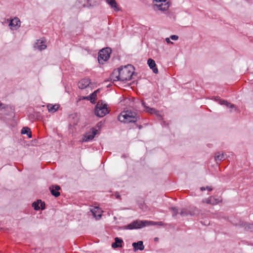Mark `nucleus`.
Listing matches in <instances>:
<instances>
[{
	"label": "nucleus",
	"mask_w": 253,
	"mask_h": 253,
	"mask_svg": "<svg viewBox=\"0 0 253 253\" xmlns=\"http://www.w3.org/2000/svg\"><path fill=\"white\" fill-rule=\"evenodd\" d=\"M134 68L132 65L128 64L124 67L114 69L111 73V76L113 77L114 75H116V80H114V81H120L125 83L131 80L134 73Z\"/></svg>",
	"instance_id": "1"
},
{
	"label": "nucleus",
	"mask_w": 253,
	"mask_h": 253,
	"mask_svg": "<svg viewBox=\"0 0 253 253\" xmlns=\"http://www.w3.org/2000/svg\"><path fill=\"white\" fill-rule=\"evenodd\" d=\"M139 119V116L135 112L129 110L122 112L118 116L119 121L124 123H135Z\"/></svg>",
	"instance_id": "2"
},
{
	"label": "nucleus",
	"mask_w": 253,
	"mask_h": 253,
	"mask_svg": "<svg viewBox=\"0 0 253 253\" xmlns=\"http://www.w3.org/2000/svg\"><path fill=\"white\" fill-rule=\"evenodd\" d=\"M107 103H103L102 100H99L95 106L94 114L98 117H103L109 113Z\"/></svg>",
	"instance_id": "3"
},
{
	"label": "nucleus",
	"mask_w": 253,
	"mask_h": 253,
	"mask_svg": "<svg viewBox=\"0 0 253 253\" xmlns=\"http://www.w3.org/2000/svg\"><path fill=\"white\" fill-rule=\"evenodd\" d=\"M148 220L136 219L129 224L124 226L122 228L125 230L139 229L148 226Z\"/></svg>",
	"instance_id": "4"
},
{
	"label": "nucleus",
	"mask_w": 253,
	"mask_h": 253,
	"mask_svg": "<svg viewBox=\"0 0 253 253\" xmlns=\"http://www.w3.org/2000/svg\"><path fill=\"white\" fill-rule=\"evenodd\" d=\"M112 52V49L109 47H107L100 50L98 53V61L100 64H103L107 61L110 57Z\"/></svg>",
	"instance_id": "5"
},
{
	"label": "nucleus",
	"mask_w": 253,
	"mask_h": 253,
	"mask_svg": "<svg viewBox=\"0 0 253 253\" xmlns=\"http://www.w3.org/2000/svg\"><path fill=\"white\" fill-rule=\"evenodd\" d=\"M160 3H156L153 5V8L155 11L160 10L161 11H165L168 10L170 6L171 3L170 1L165 2H159Z\"/></svg>",
	"instance_id": "6"
},
{
	"label": "nucleus",
	"mask_w": 253,
	"mask_h": 253,
	"mask_svg": "<svg viewBox=\"0 0 253 253\" xmlns=\"http://www.w3.org/2000/svg\"><path fill=\"white\" fill-rule=\"evenodd\" d=\"M32 206L35 211H38L40 210L43 211L45 209V203L42 200L38 199L32 203Z\"/></svg>",
	"instance_id": "7"
},
{
	"label": "nucleus",
	"mask_w": 253,
	"mask_h": 253,
	"mask_svg": "<svg viewBox=\"0 0 253 253\" xmlns=\"http://www.w3.org/2000/svg\"><path fill=\"white\" fill-rule=\"evenodd\" d=\"M98 130L94 127L90 128L89 131L86 133L84 136L83 141L84 142H88L93 139L95 135L97 134Z\"/></svg>",
	"instance_id": "8"
},
{
	"label": "nucleus",
	"mask_w": 253,
	"mask_h": 253,
	"mask_svg": "<svg viewBox=\"0 0 253 253\" xmlns=\"http://www.w3.org/2000/svg\"><path fill=\"white\" fill-rule=\"evenodd\" d=\"M1 109H4L5 111L7 112L5 113L7 116H12L14 114V108L13 106L5 105L0 101V110Z\"/></svg>",
	"instance_id": "9"
},
{
	"label": "nucleus",
	"mask_w": 253,
	"mask_h": 253,
	"mask_svg": "<svg viewBox=\"0 0 253 253\" xmlns=\"http://www.w3.org/2000/svg\"><path fill=\"white\" fill-rule=\"evenodd\" d=\"M9 26L10 29L12 30H17L20 26V21L19 18L15 17L10 20L9 23Z\"/></svg>",
	"instance_id": "10"
},
{
	"label": "nucleus",
	"mask_w": 253,
	"mask_h": 253,
	"mask_svg": "<svg viewBox=\"0 0 253 253\" xmlns=\"http://www.w3.org/2000/svg\"><path fill=\"white\" fill-rule=\"evenodd\" d=\"M91 84L90 80L88 78L83 79L78 83V87L80 89H84Z\"/></svg>",
	"instance_id": "11"
},
{
	"label": "nucleus",
	"mask_w": 253,
	"mask_h": 253,
	"mask_svg": "<svg viewBox=\"0 0 253 253\" xmlns=\"http://www.w3.org/2000/svg\"><path fill=\"white\" fill-rule=\"evenodd\" d=\"M60 189V187L57 185H52L49 187L51 195L55 197H58L60 195V193L59 191Z\"/></svg>",
	"instance_id": "12"
},
{
	"label": "nucleus",
	"mask_w": 253,
	"mask_h": 253,
	"mask_svg": "<svg viewBox=\"0 0 253 253\" xmlns=\"http://www.w3.org/2000/svg\"><path fill=\"white\" fill-rule=\"evenodd\" d=\"M215 100L218 102L219 104L225 105L227 108H235V106L233 104H231L227 100L221 99L218 96L215 97Z\"/></svg>",
	"instance_id": "13"
},
{
	"label": "nucleus",
	"mask_w": 253,
	"mask_h": 253,
	"mask_svg": "<svg viewBox=\"0 0 253 253\" xmlns=\"http://www.w3.org/2000/svg\"><path fill=\"white\" fill-rule=\"evenodd\" d=\"M215 100L218 102L219 104L225 105L227 108H235V106L233 104H231L227 100L221 99L218 96L215 97Z\"/></svg>",
	"instance_id": "14"
},
{
	"label": "nucleus",
	"mask_w": 253,
	"mask_h": 253,
	"mask_svg": "<svg viewBox=\"0 0 253 253\" xmlns=\"http://www.w3.org/2000/svg\"><path fill=\"white\" fill-rule=\"evenodd\" d=\"M147 64L154 74H158L159 71L157 67L155 61L152 58H149L147 60Z\"/></svg>",
	"instance_id": "15"
},
{
	"label": "nucleus",
	"mask_w": 253,
	"mask_h": 253,
	"mask_svg": "<svg viewBox=\"0 0 253 253\" xmlns=\"http://www.w3.org/2000/svg\"><path fill=\"white\" fill-rule=\"evenodd\" d=\"M200 213V210L195 207L191 206L188 209L189 215L191 216L197 217L199 216Z\"/></svg>",
	"instance_id": "16"
},
{
	"label": "nucleus",
	"mask_w": 253,
	"mask_h": 253,
	"mask_svg": "<svg viewBox=\"0 0 253 253\" xmlns=\"http://www.w3.org/2000/svg\"><path fill=\"white\" fill-rule=\"evenodd\" d=\"M86 6L88 8H92L99 5L100 0H84Z\"/></svg>",
	"instance_id": "17"
},
{
	"label": "nucleus",
	"mask_w": 253,
	"mask_h": 253,
	"mask_svg": "<svg viewBox=\"0 0 253 253\" xmlns=\"http://www.w3.org/2000/svg\"><path fill=\"white\" fill-rule=\"evenodd\" d=\"M132 246L134 252L139 251H143L144 249V246L142 241H139L137 242H134L132 244Z\"/></svg>",
	"instance_id": "18"
},
{
	"label": "nucleus",
	"mask_w": 253,
	"mask_h": 253,
	"mask_svg": "<svg viewBox=\"0 0 253 253\" xmlns=\"http://www.w3.org/2000/svg\"><path fill=\"white\" fill-rule=\"evenodd\" d=\"M107 3L111 7V8L113 9L116 12H118L120 10V8L118 6V5L115 0H105Z\"/></svg>",
	"instance_id": "19"
},
{
	"label": "nucleus",
	"mask_w": 253,
	"mask_h": 253,
	"mask_svg": "<svg viewBox=\"0 0 253 253\" xmlns=\"http://www.w3.org/2000/svg\"><path fill=\"white\" fill-rule=\"evenodd\" d=\"M114 240V242L112 243L111 245V246L113 249L122 247V244L123 243V240L122 239L119 237H115Z\"/></svg>",
	"instance_id": "20"
},
{
	"label": "nucleus",
	"mask_w": 253,
	"mask_h": 253,
	"mask_svg": "<svg viewBox=\"0 0 253 253\" xmlns=\"http://www.w3.org/2000/svg\"><path fill=\"white\" fill-rule=\"evenodd\" d=\"M34 47L37 48L40 50H42L46 48V45L44 44V42L38 40L36 42Z\"/></svg>",
	"instance_id": "21"
},
{
	"label": "nucleus",
	"mask_w": 253,
	"mask_h": 253,
	"mask_svg": "<svg viewBox=\"0 0 253 253\" xmlns=\"http://www.w3.org/2000/svg\"><path fill=\"white\" fill-rule=\"evenodd\" d=\"M230 221L233 225L238 226L240 228L242 227L244 222V221L241 220L240 219H237L235 217L231 218Z\"/></svg>",
	"instance_id": "22"
},
{
	"label": "nucleus",
	"mask_w": 253,
	"mask_h": 253,
	"mask_svg": "<svg viewBox=\"0 0 253 253\" xmlns=\"http://www.w3.org/2000/svg\"><path fill=\"white\" fill-rule=\"evenodd\" d=\"M85 3L86 2L84 0H77L74 6L78 9H81L84 7H86Z\"/></svg>",
	"instance_id": "23"
},
{
	"label": "nucleus",
	"mask_w": 253,
	"mask_h": 253,
	"mask_svg": "<svg viewBox=\"0 0 253 253\" xmlns=\"http://www.w3.org/2000/svg\"><path fill=\"white\" fill-rule=\"evenodd\" d=\"M145 111L151 114H155L159 118L162 119V116L159 115V111H157L155 108L147 107Z\"/></svg>",
	"instance_id": "24"
},
{
	"label": "nucleus",
	"mask_w": 253,
	"mask_h": 253,
	"mask_svg": "<svg viewBox=\"0 0 253 253\" xmlns=\"http://www.w3.org/2000/svg\"><path fill=\"white\" fill-rule=\"evenodd\" d=\"M241 228H244L245 231L253 232V224H250L248 222H243Z\"/></svg>",
	"instance_id": "25"
},
{
	"label": "nucleus",
	"mask_w": 253,
	"mask_h": 253,
	"mask_svg": "<svg viewBox=\"0 0 253 253\" xmlns=\"http://www.w3.org/2000/svg\"><path fill=\"white\" fill-rule=\"evenodd\" d=\"M98 208L95 207L93 209L90 210V211L92 213L93 216L96 219H99L101 218L102 214L99 212L97 213V211L98 210Z\"/></svg>",
	"instance_id": "26"
},
{
	"label": "nucleus",
	"mask_w": 253,
	"mask_h": 253,
	"mask_svg": "<svg viewBox=\"0 0 253 253\" xmlns=\"http://www.w3.org/2000/svg\"><path fill=\"white\" fill-rule=\"evenodd\" d=\"M47 107L48 110L49 112L54 113L58 109L59 105H56V104L52 105V104H49L47 105Z\"/></svg>",
	"instance_id": "27"
},
{
	"label": "nucleus",
	"mask_w": 253,
	"mask_h": 253,
	"mask_svg": "<svg viewBox=\"0 0 253 253\" xmlns=\"http://www.w3.org/2000/svg\"><path fill=\"white\" fill-rule=\"evenodd\" d=\"M89 101L92 104H95L97 99V95L96 92H93L89 95Z\"/></svg>",
	"instance_id": "28"
},
{
	"label": "nucleus",
	"mask_w": 253,
	"mask_h": 253,
	"mask_svg": "<svg viewBox=\"0 0 253 253\" xmlns=\"http://www.w3.org/2000/svg\"><path fill=\"white\" fill-rule=\"evenodd\" d=\"M148 226H151V225H159V226H164L166 224H165L164 222L162 221H149L148 220Z\"/></svg>",
	"instance_id": "29"
},
{
	"label": "nucleus",
	"mask_w": 253,
	"mask_h": 253,
	"mask_svg": "<svg viewBox=\"0 0 253 253\" xmlns=\"http://www.w3.org/2000/svg\"><path fill=\"white\" fill-rule=\"evenodd\" d=\"M182 217L187 216L189 215L188 209L182 208L180 209V212L179 213Z\"/></svg>",
	"instance_id": "30"
},
{
	"label": "nucleus",
	"mask_w": 253,
	"mask_h": 253,
	"mask_svg": "<svg viewBox=\"0 0 253 253\" xmlns=\"http://www.w3.org/2000/svg\"><path fill=\"white\" fill-rule=\"evenodd\" d=\"M211 205H216L220 202L222 200L220 197L216 198L214 197H211Z\"/></svg>",
	"instance_id": "31"
},
{
	"label": "nucleus",
	"mask_w": 253,
	"mask_h": 253,
	"mask_svg": "<svg viewBox=\"0 0 253 253\" xmlns=\"http://www.w3.org/2000/svg\"><path fill=\"white\" fill-rule=\"evenodd\" d=\"M169 210H171L173 211V214L172 215V217L176 216L179 212H178V209L176 207H172L169 208Z\"/></svg>",
	"instance_id": "32"
},
{
	"label": "nucleus",
	"mask_w": 253,
	"mask_h": 253,
	"mask_svg": "<svg viewBox=\"0 0 253 253\" xmlns=\"http://www.w3.org/2000/svg\"><path fill=\"white\" fill-rule=\"evenodd\" d=\"M31 131V129L29 127L27 126H24L21 129V133L22 134H27Z\"/></svg>",
	"instance_id": "33"
},
{
	"label": "nucleus",
	"mask_w": 253,
	"mask_h": 253,
	"mask_svg": "<svg viewBox=\"0 0 253 253\" xmlns=\"http://www.w3.org/2000/svg\"><path fill=\"white\" fill-rule=\"evenodd\" d=\"M224 155L223 154H220L218 153V155L216 154V155L214 157V158H215V160L216 161H221L222 159H224Z\"/></svg>",
	"instance_id": "34"
},
{
	"label": "nucleus",
	"mask_w": 253,
	"mask_h": 253,
	"mask_svg": "<svg viewBox=\"0 0 253 253\" xmlns=\"http://www.w3.org/2000/svg\"><path fill=\"white\" fill-rule=\"evenodd\" d=\"M170 39L173 41H176L178 39V36L175 35H173L170 36Z\"/></svg>",
	"instance_id": "35"
},
{
	"label": "nucleus",
	"mask_w": 253,
	"mask_h": 253,
	"mask_svg": "<svg viewBox=\"0 0 253 253\" xmlns=\"http://www.w3.org/2000/svg\"><path fill=\"white\" fill-rule=\"evenodd\" d=\"M104 124V121H100L97 124L96 127H98L99 128H100L103 126Z\"/></svg>",
	"instance_id": "36"
},
{
	"label": "nucleus",
	"mask_w": 253,
	"mask_h": 253,
	"mask_svg": "<svg viewBox=\"0 0 253 253\" xmlns=\"http://www.w3.org/2000/svg\"><path fill=\"white\" fill-rule=\"evenodd\" d=\"M114 196L116 197V198H117L118 199H120L121 196H120V194L119 193V192H115L114 194Z\"/></svg>",
	"instance_id": "37"
},
{
	"label": "nucleus",
	"mask_w": 253,
	"mask_h": 253,
	"mask_svg": "<svg viewBox=\"0 0 253 253\" xmlns=\"http://www.w3.org/2000/svg\"><path fill=\"white\" fill-rule=\"evenodd\" d=\"M204 202H205L207 204H211V198L210 197V198L206 199L205 201H204Z\"/></svg>",
	"instance_id": "38"
},
{
	"label": "nucleus",
	"mask_w": 253,
	"mask_h": 253,
	"mask_svg": "<svg viewBox=\"0 0 253 253\" xmlns=\"http://www.w3.org/2000/svg\"><path fill=\"white\" fill-rule=\"evenodd\" d=\"M167 0H153L154 1L159 3V2H167Z\"/></svg>",
	"instance_id": "39"
},
{
	"label": "nucleus",
	"mask_w": 253,
	"mask_h": 253,
	"mask_svg": "<svg viewBox=\"0 0 253 253\" xmlns=\"http://www.w3.org/2000/svg\"><path fill=\"white\" fill-rule=\"evenodd\" d=\"M110 80L112 81L113 80V83H114L115 81H114V80H116V75H114L113 77H112L111 76V74L110 75Z\"/></svg>",
	"instance_id": "40"
},
{
	"label": "nucleus",
	"mask_w": 253,
	"mask_h": 253,
	"mask_svg": "<svg viewBox=\"0 0 253 253\" xmlns=\"http://www.w3.org/2000/svg\"><path fill=\"white\" fill-rule=\"evenodd\" d=\"M141 104L144 107V108H145V111L146 110V107H148L147 106H146V103L144 101H142Z\"/></svg>",
	"instance_id": "41"
},
{
	"label": "nucleus",
	"mask_w": 253,
	"mask_h": 253,
	"mask_svg": "<svg viewBox=\"0 0 253 253\" xmlns=\"http://www.w3.org/2000/svg\"><path fill=\"white\" fill-rule=\"evenodd\" d=\"M28 137L29 138H31L32 137V131H31L29 133L27 134Z\"/></svg>",
	"instance_id": "42"
},
{
	"label": "nucleus",
	"mask_w": 253,
	"mask_h": 253,
	"mask_svg": "<svg viewBox=\"0 0 253 253\" xmlns=\"http://www.w3.org/2000/svg\"><path fill=\"white\" fill-rule=\"evenodd\" d=\"M166 42H167V43H173V42L170 41L169 38H166Z\"/></svg>",
	"instance_id": "43"
},
{
	"label": "nucleus",
	"mask_w": 253,
	"mask_h": 253,
	"mask_svg": "<svg viewBox=\"0 0 253 253\" xmlns=\"http://www.w3.org/2000/svg\"><path fill=\"white\" fill-rule=\"evenodd\" d=\"M206 189H207L208 191H211L212 190V188L210 186H207L206 187Z\"/></svg>",
	"instance_id": "44"
},
{
	"label": "nucleus",
	"mask_w": 253,
	"mask_h": 253,
	"mask_svg": "<svg viewBox=\"0 0 253 253\" xmlns=\"http://www.w3.org/2000/svg\"><path fill=\"white\" fill-rule=\"evenodd\" d=\"M101 90V88H98V89H97V90H95V91H93V92H96V94L97 95V93H98V92H100V91Z\"/></svg>",
	"instance_id": "45"
},
{
	"label": "nucleus",
	"mask_w": 253,
	"mask_h": 253,
	"mask_svg": "<svg viewBox=\"0 0 253 253\" xmlns=\"http://www.w3.org/2000/svg\"><path fill=\"white\" fill-rule=\"evenodd\" d=\"M83 99H85V100H89V95H88L87 96L84 97H83Z\"/></svg>",
	"instance_id": "46"
},
{
	"label": "nucleus",
	"mask_w": 253,
	"mask_h": 253,
	"mask_svg": "<svg viewBox=\"0 0 253 253\" xmlns=\"http://www.w3.org/2000/svg\"><path fill=\"white\" fill-rule=\"evenodd\" d=\"M200 190H201L202 191H204V190H206V188H205V187H201L200 188Z\"/></svg>",
	"instance_id": "47"
},
{
	"label": "nucleus",
	"mask_w": 253,
	"mask_h": 253,
	"mask_svg": "<svg viewBox=\"0 0 253 253\" xmlns=\"http://www.w3.org/2000/svg\"><path fill=\"white\" fill-rule=\"evenodd\" d=\"M137 126L138 127L139 129H141L143 127L141 125H137Z\"/></svg>",
	"instance_id": "48"
},
{
	"label": "nucleus",
	"mask_w": 253,
	"mask_h": 253,
	"mask_svg": "<svg viewBox=\"0 0 253 253\" xmlns=\"http://www.w3.org/2000/svg\"><path fill=\"white\" fill-rule=\"evenodd\" d=\"M158 240H159V238L158 237H156V238H154V241H157Z\"/></svg>",
	"instance_id": "49"
},
{
	"label": "nucleus",
	"mask_w": 253,
	"mask_h": 253,
	"mask_svg": "<svg viewBox=\"0 0 253 253\" xmlns=\"http://www.w3.org/2000/svg\"><path fill=\"white\" fill-rule=\"evenodd\" d=\"M111 86V84H109L108 85H107V87L108 88V87H110V86Z\"/></svg>",
	"instance_id": "50"
},
{
	"label": "nucleus",
	"mask_w": 253,
	"mask_h": 253,
	"mask_svg": "<svg viewBox=\"0 0 253 253\" xmlns=\"http://www.w3.org/2000/svg\"><path fill=\"white\" fill-rule=\"evenodd\" d=\"M141 206H142V204H140V205H139V207H141Z\"/></svg>",
	"instance_id": "51"
},
{
	"label": "nucleus",
	"mask_w": 253,
	"mask_h": 253,
	"mask_svg": "<svg viewBox=\"0 0 253 253\" xmlns=\"http://www.w3.org/2000/svg\"><path fill=\"white\" fill-rule=\"evenodd\" d=\"M141 206H142V204H140V205H139V207H141Z\"/></svg>",
	"instance_id": "52"
},
{
	"label": "nucleus",
	"mask_w": 253,
	"mask_h": 253,
	"mask_svg": "<svg viewBox=\"0 0 253 253\" xmlns=\"http://www.w3.org/2000/svg\"><path fill=\"white\" fill-rule=\"evenodd\" d=\"M34 250H35V251H36L37 250V249H36V248H35V249H34Z\"/></svg>",
	"instance_id": "53"
}]
</instances>
